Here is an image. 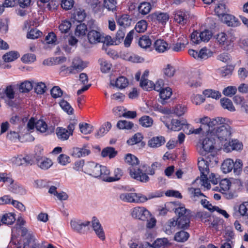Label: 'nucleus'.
I'll return each instance as SVG.
<instances>
[{
  "label": "nucleus",
  "mask_w": 248,
  "mask_h": 248,
  "mask_svg": "<svg viewBox=\"0 0 248 248\" xmlns=\"http://www.w3.org/2000/svg\"><path fill=\"white\" fill-rule=\"evenodd\" d=\"M209 136H213L217 140H219L222 144L226 142L227 143L230 140L231 136V127L224 124L215 126L212 131L209 134Z\"/></svg>",
  "instance_id": "3"
},
{
  "label": "nucleus",
  "mask_w": 248,
  "mask_h": 248,
  "mask_svg": "<svg viewBox=\"0 0 248 248\" xmlns=\"http://www.w3.org/2000/svg\"><path fill=\"white\" fill-rule=\"evenodd\" d=\"M35 128L37 131L41 133H44L45 135H49L51 131L48 128L46 123L42 120H39L35 123Z\"/></svg>",
  "instance_id": "29"
},
{
  "label": "nucleus",
  "mask_w": 248,
  "mask_h": 248,
  "mask_svg": "<svg viewBox=\"0 0 248 248\" xmlns=\"http://www.w3.org/2000/svg\"><path fill=\"white\" fill-rule=\"evenodd\" d=\"M143 139V137L141 133H136L131 138L127 140V143L130 145L140 143Z\"/></svg>",
  "instance_id": "49"
},
{
  "label": "nucleus",
  "mask_w": 248,
  "mask_h": 248,
  "mask_svg": "<svg viewBox=\"0 0 248 248\" xmlns=\"http://www.w3.org/2000/svg\"><path fill=\"white\" fill-rule=\"evenodd\" d=\"M88 62L83 61L78 57L74 58L72 62V64L69 66L70 74H75L82 71L88 65Z\"/></svg>",
  "instance_id": "13"
},
{
  "label": "nucleus",
  "mask_w": 248,
  "mask_h": 248,
  "mask_svg": "<svg viewBox=\"0 0 248 248\" xmlns=\"http://www.w3.org/2000/svg\"><path fill=\"white\" fill-rule=\"evenodd\" d=\"M170 244L168 240L166 238L157 239L154 243L155 248H160L162 247H166Z\"/></svg>",
  "instance_id": "59"
},
{
  "label": "nucleus",
  "mask_w": 248,
  "mask_h": 248,
  "mask_svg": "<svg viewBox=\"0 0 248 248\" xmlns=\"http://www.w3.org/2000/svg\"><path fill=\"white\" fill-rule=\"evenodd\" d=\"M35 158L37 166L42 170H48L53 165L52 160L45 156L36 155Z\"/></svg>",
  "instance_id": "17"
},
{
  "label": "nucleus",
  "mask_w": 248,
  "mask_h": 248,
  "mask_svg": "<svg viewBox=\"0 0 248 248\" xmlns=\"http://www.w3.org/2000/svg\"><path fill=\"white\" fill-rule=\"evenodd\" d=\"M16 220L15 216L12 213H9L3 215L1 221L3 224H11Z\"/></svg>",
  "instance_id": "42"
},
{
  "label": "nucleus",
  "mask_w": 248,
  "mask_h": 248,
  "mask_svg": "<svg viewBox=\"0 0 248 248\" xmlns=\"http://www.w3.org/2000/svg\"><path fill=\"white\" fill-rule=\"evenodd\" d=\"M147 28V23L144 20H141L139 21L136 25L135 29L138 32H144Z\"/></svg>",
  "instance_id": "56"
},
{
  "label": "nucleus",
  "mask_w": 248,
  "mask_h": 248,
  "mask_svg": "<svg viewBox=\"0 0 248 248\" xmlns=\"http://www.w3.org/2000/svg\"><path fill=\"white\" fill-rule=\"evenodd\" d=\"M165 139L163 136L154 137L150 139L148 141V146L150 148H157L165 143Z\"/></svg>",
  "instance_id": "25"
},
{
  "label": "nucleus",
  "mask_w": 248,
  "mask_h": 248,
  "mask_svg": "<svg viewBox=\"0 0 248 248\" xmlns=\"http://www.w3.org/2000/svg\"><path fill=\"white\" fill-rule=\"evenodd\" d=\"M212 36V32L208 30H205L200 33L194 31L191 35V40L193 43L198 44L201 42H207L209 41Z\"/></svg>",
  "instance_id": "11"
},
{
  "label": "nucleus",
  "mask_w": 248,
  "mask_h": 248,
  "mask_svg": "<svg viewBox=\"0 0 248 248\" xmlns=\"http://www.w3.org/2000/svg\"><path fill=\"white\" fill-rule=\"evenodd\" d=\"M98 170V174L94 175V177L96 178H99L104 181L108 182L109 175L110 174L109 170L107 167L100 165L99 167Z\"/></svg>",
  "instance_id": "27"
},
{
  "label": "nucleus",
  "mask_w": 248,
  "mask_h": 248,
  "mask_svg": "<svg viewBox=\"0 0 248 248\" xmlns=\"http://www.w3.org/2000/svg\"><path fill=\"white\" fill-rule=\"evenodd\" d=\"M173 17L175 22L181 25H184L188 21L189 15L185 11L177 10L173 12Z\"/></svg>",
  "instance_id": "16"
},
{
  "label": "nucleus",
  "mask_w": 248,
  "mask_h": 248,
  "mask_svg": "<svg viewBox=\"0 0 248 248\" xmlns=\"http://www.w3.org/2000/svg\"><path fill=\"white\" fill-rule=\"evenodd\" d=\"M19 57V54L16 51H9L2 56L5 62H9L16 60Z\"/></svg>",
  "instance_id": "34"
},
{
  "label": "nucleus",
  "mask_w": 248,
  "mask_h": 248,
  "mask_svg": "<svg viewBox=\"0 0 248 248\" xmlns=\"http://www.w3.org/2000/svg\"><path fill=\"white\" fill-rule=\"evenodd\" d=\"M117 154V152L113 147H108L103 149L101 155L103 157H108L109 158H114Z\"/></svg>",
  "instance_id": "33"
},
{
  "label": "nucleus",
  "mask_w": 248,
  "mask_h": 248,
  "mask_svg": "<svg viewBox=\"0 0 248 248\" xmlns=\"http://www.w3.org/2000/svg\"><path fill=\"white\" fill-rule=\"evenodd\" d=\"M33 85L31 82L25 81L20 85L19 90L22 93H27L30 91Z\"/></svg>",
  "instance_id": "55"
},
{
  "label": "nucleus",
  "mask_w": 248,
  "mask_h": 248,
  "mask_svg": "<svg viewBox=\"0 0 248 248\" xmlns=\"http://www.w3.org/2000/svg\"><path fill=\"white\" fill-rule=\"evenodd\" d=\"M191 217H177L178 228L180 229H185L189 226L190 218Z\"/></svg>",
  "instance_id": "39"
},
{
  "label": "nucleus",
  "mask_w": 248,
  "mask_h": 248,
  "mask_svg": "<svg viewBox=\"0 0 248 248\" xmlns=\"http://www.w3.org/2000/svg\"><path fill=\"white\" fill-rule=\"evenodd\" d=\"M178 217H191L190 211L186 209L185 206L180 203L176 205V207L173 209Z\"/></svg>",
  "instance_id": "26"
},
{
  "label": "nucleus",
  "mask_w": 248,
  "mask_h": 248,
  "mask_svg": "<svg viewBox=\"0 0 248 248\" xmlns=\"http://www.w3.org/2000/svg\"><path fill=\"white\" fill-rule=\"evenodd\" d=\"M116 1L115 0H104V6L108 11H113L116 8Z\"/></svg>",
  "instance_id": "60"
},
{
  "label": "nucleus",
  "mask_w": 248,
  "mask_h": 248,
  "mask_svg": "<svg viewBox=\"0 0 248 248\" xmlns=\"http://www.w3.org/2000/svg\"><path fill=\"white\" fill-rule=\"evenodd\" d=\"M204 156V157L202 155L198 158V165L201 175L200 178L198 177L195 179L193 185L200 184L202 186L207 189H209L211 188V186L207 176L209 173L208 158L206 159V156Z\"/></svg>",
  "instance_id": "2"
},
{
  "label": "nucleus",
  "mask_w": 248,
  "mask_h": 248,
  "mask_svg": "<svg viewBox=\"0 0 248 248\" xmlns=\"http://www.w3.org/2000/svg\"><path fill=\"white\" fill-rule=\"evenodd\" d=\"M71 27V23L67 19L62 21L59 26L60 31L62 33H67L70 30Z\"/></svg>",
  "instance_id": "46"
},
{
  "label": "nucleus",
  "mask_w": 248,
  "mask_h": 248,
  "mask_svg": "<svg viewBox=\"0 0 248 248\" xmlns=\"http://www.w3.org/2000/svg\"><path fill=\"white\" fill-rule=\"evenodd\" d=\"M235 39L234 33L231 31L226 33L220 32L217 37V40L219 45L225 50H228L232 47Z\"/></svg>",
  "instance_id": "4"
},
{
  "label": "nucleus",
  "mask_w": 248,
  "mask_h": 248,
  "mask_svg": "<svg viewBox=\"0 0 248 248\" xmlns=\"http://www.w3.org/2000/svg\"><path fill=\"white\" fill-rule=\"evenodd\" d=\"M132 217L136 219L145 220L151 215L150 212L144 207H136L131 210Z\"/></svg>",
  "instance_id": "14"
},
{
  "label": "nucleus",
  "mask_w": 248,
  "mask_h": 248,
  "mask_svg": "<svg viewBox=\"0 0 248 248\" xmlns=\"http://www.w3.org/2000/svg\"><path fill=\"white\" fill-rule=\"evenodd\" d=\"M199 59H206L212 55V52L207 48L204 47L199 52Z\"/></svg>",
  "instance_id": "63"
},
{
  "label": "nucleus",
  "mask_w": 248,
  "mask_h": 248,
  "mask_svg": "<svg viewBox=\"0 0 248 248\" xmlns=\"http://www.w3.org/2000/svg\"><path fill=\"white\" fill-rule=\"evenodd\" d=\"M92 227L96 235L101 240L105 239V234L103 229L98 219L93 217L92 221Z\"/></svg>",
  "instance_id": "19"
},
{
  "label": "nucleus",
  "mask_w": 248,
  "mask_h": 248,
  "mask_svg": "<svg viewBox=\"0 0 248 248\" xmlns=\"http://www.w3.org/2000/svg\"><path fill=\"white\" fill-rule=\"evenodd\" d=\"M203 94L207 97H210L213 99H219L221 95V93L218 91L212 89H206L203 91Z\"/></svg>",
  "instance_id": "36"
},
{
  "label": "nucleus",
  "mask_w": 248,
  "mask_h": 248,
  "mask_svg": "<svg viewBox=\"0 0 248 248\" xmlns=\"http://www.w3.org/2000/svg\"><path fill=\"white\" fill-rule=\"evenodd\" d=\"M117 127L121 129H130L133 126V124L126 120H121L118 122Z\"/></svg>",
  "instance_id": "51"
},
{
  "label": "nucleus",
  "mask_w": 248,
  "mask_h": 248,
  "mask_svg": "<svg viewBox=\"0 0 248 248\" xmlns=\"http://www.w3.org/2000/svg\"><path fill=\"white\" fill-rule=\"evenodd\" d=\"M163 118H161L162 121L163 122L165 126L169 129L172 131H179L182 128L183 124H185L186 123V120H183L180 121L178 119H172L171 123L169 124L167 122L162 120Z\"/></svg>",
  "instance_id": "20"
},
{
  "label": "nucleus",
  "mask_w": 248,
  "mask_h": 248,
  "mask_svg": "<svg viewBox=\"0 0 248 248\" xmlns=\"http://www.w3.org/2000/svg\"><path fill=\"white\" fill-rule=\"evenodd\" d=\"M42 34V32L37 29H33L30 30L27 35L29 39H35L39 37Z\"/></svg>",
  "instance_id": "64"
},
{
  "label": "nucleus",
  "mask_w": 248,
  "mask_h": 248,
  "mask_svg": "<svg viewBox=\"0 0 248 248\" xmlns=\"http://www.w3.org/2000/svg\"><path fill=\"white\" fill-rule=\"evenodd\" d=\"M229 141V145L227 142L224 144L223 150L226 152H231L232 150L240 151L243 149V145L242 142L237 140H232L231 142Z\"/></svg>",
  "instance_id": "23"
},
{
  "label": "nucleus",
  "mask_w": 248,
  "mask_h": 248,
  "mask_svg": "<svg viewBox=\"0 0 248 248\" xmlns=\"http://www.w3.org/2000/svg\"><path fill=\"white\" fill-rule=\"evenodd\" d=\"M124 161L130 166L128 170L129 174L132 178L142 183H146L149 181V177L144 172L145 170H142L140 167L138 166L139 160L136 156L131 154H127L124 157Z\"/></svg>",
  "instance_id": "1"
},
{
  "label": "nucleus",
  "mask_w": 248,
  "mask_h": 248,
  "mask_svg": "<svg viewBox=\"0 0 248 248\" xmlns=\"http://www.w3.org/2000/svg\"><path fill=\"white\" fill-rule=\"evenodd\" d=\"M59 104L62 108L67 113L69 114H72L73 109L67 101L62 100L60 102Z\"/></svg>",
  "instance_id": "61"
},
{
  "label": "nucleus",
  "mask_w": 248,
  "mask_h": 248,
  "mask_svg": "<svg viewBox=\"0 0 248 248\" xmlns=\"http://www.w3.org/2000/svg\"><path fill=\"white\" fill-rule=\"evenodd\" d=\"M99 62L101 66V70L103 73H108L110 71L111 64L108 62L103 59H99Z\"/></svg>",
  "instance_id": "53"
},
{
  "label": "nucleus",
  "mask_w": 248,
  "mask_h": 248,
  "mask_svg": "<svg viewBox=\"0 0 248 248\" xmlns=\"http://www.w3.org/2000/svg\"><path fill=\"white\" fill-rule=\"evenodd\" d=\"M184 41L183 42H178L176 43L173 44L169 46V49H170L175 52H179L183 50L186 46V45L187 43L186 38H185Z\"/></svg>",
  "instance_id": "38"
},
{
  "label": "nucleus",
  "mask_w": 248,
  "mask_h": 248,
  "mask_svg": "<svg viewBox=\"0 0 248 248\" xmlns=\"http://www.w3.org/2000/svg\"><path fill=\"white\" fill-rule=\"evenodd\" d=\"M99 166L94 162H88L85 165L84 172L94 177V175L98 174Z\"/></svg>",
  "instance_id": "21"
},
{
  "label": "nucleus",
  "mask_w": 248,
  "mask_h": 248,
  "mask_svg": "<svg viewBox=\"0 0 248 248\" xmlns=\"http://www.w3.org/2000/svg\"><path fill=\"white\" fill-rule=\"evenodd\" d=\"M117 22L119 25L124 28L130 25L131 20L127 15H124L118 19Z\"/></svg>",
  "instance_id": "44"
},
{
  "label": "nucleus",
  "mask_w": 248,
  "mask_h": 248,
  "mask_svg": "<svg viewBox=\"0 0 248 248\" xmlns=\"http://www.w3.org/2000/svg\"><path fill=\"white\" fill-rule=\"evenodd\" d=\"M89 25L92 30L90 31L88 33L87 37L89 42L91 44H96L102 42L103 40V34L100 31L94 30L96 27V24L94 21L90 20L88 22Z\"/></svg>",
  "instance_id": "8"
},
{
  "label": "nucleus",
  "mask_w": 248,
  "mask_h": 248,
  "mask_svg": "<svg viewBox=\"0 0 248 248\" xmlns=\"http://www.w3.org/2000/svg\"><path fill=\"white\" fill-rule=\"evenodd\" d=\"M151 44V40L148 36H143L139 39V45L141 47L143 48L146 49L149 47Z\"/></svg>",
  "instance_id": "43"
},
{
  "label": "nucleus",
  "mask_w": 248,
  "mask_h": 248,
  "mask_svg": "<svg viewBox=\"0 0 248 248\" xmlns=\"http://www.w3.org/2000/svg\"><path fill=\"white\" fill-rule=\"evenodd\" d=\"M154 121L153 119L146 115L141 117L139 119L140 124L144 127H150L152 126Z\"/></svg>",
  "instance_id": "37"
},
{
  "label": "nucleus",
  "mask_w": 248,
  "mask_h": 248,
  "mask_svg": "<svg viewBox=\"0 0 248 248\" xmlns=\"http://www.w3.org/2000/svg\"><path fill=\"white\" fill-rule=\"evenodd\" d=\"M91 153L89 146L87 144H84L80 147H74L71 150V155L76 158L84 157L88 155Z\"/></svg>",
  "instance_id": "15"
},
{
  "label": "nucleus",
  "mask_w": 248,
  "mask_h": 248,
  "mask_svg": "<svg viewBox=\"0 0 248 248\" xmlns=\"http://www.w3.org/2000/svg\"><path fill=\"white\" fill-rule=\"evenodd\" d=\"M225 119L222 117H217L214 119H211L207 116H204L199 119L198 122H199L207 133H210L212 131L215 126L218 124H224Z\"/></svg>",
  "instance_id": "5"
},
{
  "label": "nucleus",
  "mask_w": 248,
  "mask_h": 248,
  "mask_svg": "<svg viewBox=\"0 0 248 248\" xmlns=\"http://www.w3.org/2000/svg\"><path fill=\"white\" fill-rule=\"evenodd\" d=\"M187 108L185 106L183 105H176L172 110V113L175 114L178 116H181L184 114L186 111Z\"/></svg>",
  "instance_id": "57"
},
{
  "label": "nucleus",
  "mask_w": 248,
  "mask_h": 248,
  "mask_svg": "<svg viewBox=\"0 0 248 248\" xmlns=\"http://www.w3.org/2000/svg\"><path fill=\"white\" fill-rule=\"evenodd\" d=\"M21 236L26 240L24 243L23 248H39V244L35 238L33 233L24 227H20ZM21 248V247H17Z\"/></svg>",
  "instance_id": "6"
},
{
  "label": "nucleus",
  "mask_w": 248,
  "mask_h": 248,
  "mask_svg": "<svg viewBox=\"0 0 248 248\" xmlns=\"http://www.w3.org/2000/svg\"><path fill=\"white\" fill-rule=\"evenodd\" d=\"M220 104L222 108L230 111H234L235 109L232 101L227 98H223L220 100Z\"/></svg>",
  "instance_id": "35"
},
{
  "label": "nucleus",
  "mask_w": 248,
  "mask_h": 248,
  "mask_svg": "<svg viewBox=\"0 0 248 248\" xmlns=\"http://www.w3.org/2000/svg\"><path fill=\"white\" fill-rule=\"evenodd\" d=\"M215 143L216 139L213 136H209V133H207V137L203 139L201 144L200 154L203 156H206L207 154L212 153L215 148ZM210 155L212 158H214V155L212 154L207 155V157L208 158Z\"/></svg>",
  "instance_id": "7"
},
{
  "label": "nucleus",
  "mask_w": 248,
  "mask_h": 248,
  "mask_svg": "<svg viewBox=\"0 0 248 248\" xmlns=\"http://www.w3.org/2000/svg\"><path fill=\"white\" fill-rule=\"evenodd\" d=\"M151 10V6L149 2H142L139 6V11L142 15L148 14Z\"/></svg>",
  "instance_id": "52"
},
{
  "label": "nucleus",
  "mask_w": 248,
  "mask_h": 248,
  "mask_svg": "<svg viewBox=\"0 0 248 248\" xmlns=\"http://www.w3.org/2000/svg\"><path fill=\"white\" fill-rule=\"evenodd\" d=\"M206 225H208L211 229L215 230L216 231L218 230V222L217 219L214 218L213 217H209L208 222L206 223Z\"/></svg>",
  "instance_id": "62"
},
{
  "label": "nucleus",
  "mask_w": 248,
  "mask_h": 248,
  "mask_svg": "<svg viewBox=\"0 0 248 248\" xmlns=\"http://www.w3.org/2000/svg\"><path fill=\"white\" fill-rule=\"evenodd\" d=\"M0 181L9 185L10 190L14 193H19L23 190L21 186L14 183V180L10 174L0 173Z\"/></svg>",
  "instance_id": "12"
},
{
  "label": "nucleus",
  "mask_w": 248,
  "mask_h": 248,
  "mask_svg": "<svg viewBox=\"0 0 248 248\" xmlns=\"http://www.w3.org/2000/svg\"><path fill=\"white\" fill-rule=\"evenodd\" d=\"M123 109V108L122 107H117L113 109V112L117 116H123L127 118L133 119L137 116V113L135 111H127L122 113H118L122 111Z\"/></svg>",
  "instance_id": "28"
},
{
  "label": "nucleus",
  "mask_w": 248,
  "mask_h": 248,
  "mask_svg": "<svg viewBox=\"0 0 248 248\" xmlns=\"http://www.w3.org/2000/svg\"><path fill=\"white\" fill-rule=\"evenodd\" d=\"M154 82L151 80L141 78L140 86L144 90L150 91L153 89Z\"/></svg>",
  "instance_id": "40"
},
{
  "label": "nucleus",
  "mask_w": 248,
  "mask_h": 248,
  "mask_svg": "<svg viewBox=\"0 0 248 248\" xmlns=\"http://www.w3.org/2000/svg\"><path fill=\"white\" fill-rule=\"evenodd\" d=\"M11 160L13 164L16 166L31 164L33 161L30 155L14 156L11 158Z\"/></svg>",
  "instance_id": "22"
},
{
  "label": "nucleus",
  "mask_w": 248,
  "mask_h": 248,
  "mask_svg": "<svg viewBox=\"0 0 248 248\" xmlns=\"http://www.w3.org/2000/svg\"><path fill=\"white\" fill-rule=\"evenodd\" d=\"M155 50L159 53H163L169 49L168 43L163 40L158 39L154 43Z\"/></svg>",
  "instance_id": "30"
},
{
  "label": "nucleus",
  "mask_w": 248,
  "mask_h": 248,
  "mask_svg": "<svg viewBox=\"0 0 248 248\" xmlns=\"http://www.w3.org/2000/svg\"><path fill=\"white\" fill-rule=\"evenodd\" d=\"M56 134L57 138L61 140L64 141L67 140L70 134L66 128L62 127H58L56 129Z\"/></svg>",
  "instance_id": "31"
},
{
  "label": "nucleus",
  "mask_w": 248,
  "mask_h": 248,
  "mask_svg": "<svg viewBox=\"0 0 248 248\" xmlns=\"http://www.w3.org/2000/svg\"><path fill=\"white\" fill-rule=\"evenodd\" d=\"M189 237V233L187 232L181 231L177 232L174 236V239L179 242H184L186 241Z\"/></svg>",
  "instance_id": "41"
},
{
  "label": "nucleus",
  "mask_w": 248,
  "mask_h": 248,
  "mask_svg": "<svg viewBox=\"0 0 248 248\" xmlns=\"http://www.w3.org/2000/svg\"><path fill=\"white\" fill-rule=\"evenodd\" d=\"M215 12L221 19V17H222L223 15L227 14L225 5L223 3H219L217 6L215 7Z\"/></svg>",
  "instance_id": "47"
},
{
  "label": "nucleus",
  "mask_w": 248,
  "mask_h": 248,
  "mask_svg": "<svg viewBox=\"0 0 248 248\" xmlns=\"http://www.w3.org/2000/svg\"><path fill=\"white\" fill-rule=\"evenodd\" d=\"M128 84L127 79L124 77H120L118 78L115 82V85L118 88L123 89L125 88Z\"/></svg>",
  "instance_id": "54"
},
{
  "label": "nucleus",
  "mask_w": 248,
  "mask_h": 248,
  "mask_svg": "<svg viewBox=\"0 0 248 248\" xmlns=\"http://www.w3.org/2000/svg\"><path fill=\"white\" fill-rule=\"evenodd\" d=\"M90 222L87 220H83L78 219H73L70 221L71 229L76 232L84 234L86 230H88Z\"/></svg>",
  "instance_id": "10"
},
{
  "label": "nucleus",
  "mask_w": 248,
  "mask_h": 248,
  "mask_svg": "<svg viewBox=\"0 0 248 248\" xmlns=\"http://www.w3.org/2000/svg\"><path fill=\"white\" fill-rule=\"evenodd\" d=\"M233 161L231 159H227L224 161L221 165V170L224 173L231 172L234 167Z\"/></svg>",
  "instance_id": "32"
},
{
  "label": "nucleus",
  "mask_w": 248,
  "mask_h": 248,
  "mask_svg": "<svg viewBox=\"0 0 248 248\" xmlns=\"http://www.w3.org/2000/svg\"><path fill=\"white\" fill-rule=\"evenodd\" d=\"M172 94V90L169 87H166L159 92L160 98L163 100H167L170 98Z\"/></svg>",
  "instance_id": "50"
},
{
  "label": "nucleus",
  "mask_w": 248,
  "mask_h": 248,
  "mask_svg": "<svg viewBox=\"0 0 248 248\" xmlns=\"http://www.w3.org/2000/svg\"><path fill=\"white\" fill-rule=\"evenodd\" d=\"M221 21L229 27H237L241 25L239 19L234 16L227 14L221 17Z\"/></svg>",
  "instance_id": "18"
},
{
  "label": "nucleus",
  "mask_w": 248,
  "mask_h": 248,
  "mask_svg": "<svg viewBox=\"0 0 248 248\" xmlns=\"http://www.w3.org/2000/svg\"><path fill=\"white\" fill-rule=\"evenodd\" d=\"M80 132L84 134H88L93 131V126L87 123H81L79 124Z\"/></svg>",
  "instance_id": "58"
},
{
  "label": "nucleus",
  "mask_w": 248,
  "mask_h": 248,
  "mask_svg": "<svg viewBox=\"0 0 248 248\" xmlns=\"http://www.w3.org/2000/svg\"><path fill=\"white\" fill-rule=\"evenodd\" d=\"M152 19L162 25L166 24L170 16L167 13L156 12L152 15Z\"/></svg>",
  "instance_id": "24"
},
{
  "label": "nucleus",
  "mask_w": 248,
  "mask_h": 248,
  "mask_svg": "<svg viewBox=\"0 0 248 248\" xmlns=\"http://www.w3.org/2000/svg\"><path fill=\"white\" fill-rule=\"evenodd\" d=\"M120 199L125 202L141 203L148 200V198L140 193H124L120 195Z\"/></svg>",
  "instance_id": "9"
},
{
  "label": "nucleus",
  "mask_w": 248,
  "mask_h": 248,
  "mask_svg": "<svg viewBox=\"0 0 248 248\" xmlns=\"http://www.w3.org/2000/svg\"><path fill=\"white\" fill-rule=\"evenodd\" d=\"M87 28L85 24H80L77 25L75 34L77 36H82L86 34L87 32Z\"/></svg>",
  "instance_id": "48"
},
{
  "label": "nucleus",
  "mask_w": 248,
  "mask_h": 248,
  "mask_svg": "<svg viewBox=\"0 0 248 248\" xmlns=\"http://www.w3.org/2000/svg\"><path fill=\"white\" fill-rule=\"evenodd\" d=\"M164 75L168 78L173 77L175 73V68L171 64H167L163 69Z\"/></svg>",
  "instance_id": "45"
}]
</instances>
